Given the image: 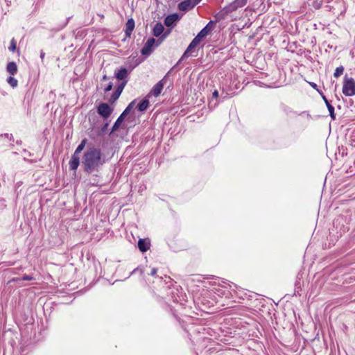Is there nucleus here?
Instances as JSON below:
<instances>
[{"label": "nucleus", "mask_w": 355, "mask_h": 355, "mask_svg": "<svg viewBox=\"0 0 355 355\" xmlns=\"http://www.w3.org/2000/svg\"><path fill=\"white\" fill-rule=\"evenodd\" d=\"M353 134H355V130L353 131Z\"/></svg>", "instance_id": "obj_36"}, {"label": "nucleus", "mask_w": 355, "mask_h": 355, "mask_svg": "<svg viewBox=\"0 0 355 355\" xmlns=\"http://www.w3.org/2000/svg\"><path fill=\"white\" fill-rule=\"evenodd\" d=\"M201 0H197V2H200Z\"/></svg>", "instance_id": "obj_35"}, {"label": "nucleus", "mask_w": 355, "mask_h": 355, "mask_svg": "<svg viewBox=\"0 0 355 355\" xmlns=\"http://www.w3.org/2000/svg\"><path fill=\"white\" fill-rule=\"evenodd\" d=\"M7 71L12 76H14L17 72V66L15 62H10L6 67Z\"/></svg>", "instance_id": "obj_16"}, {"label": "nucleus", "mask_w": 355, "mask_h": 355, "mask_svg": "<svg viewBox=\"0 0 355 355\" xmlns=\"http://www.w3.org/2000/svg\"><path fill=\"white\" fill-rule=\"evenodd\" d=\"M322 99L325 102V104L328 108V110L329 112V114H330L331 119L335 120L336 116H335V113H334V106L330 104V103L329 102V101L327 99V98L324 96H322Z\"/></svg>", "instance_id": "obj_17"}, {"label": "nucleus", "mask_w": 355, "mask_h": 355, "mask_svg": "<svg viewBox=\"0 0 355 355\" xmlns=\"http://www.w3.org/2000/svg\"><path fill=\"white\" fill-rule=\"evenodd\" d=\"M157 269L155 268H153L151 269L150 275L152 276H155L157 274Z\"/></svg>", "instance_id": "obj_29"}, {"label": "nucleus", "mask_w": 355, "mask_h": 355, "mask_svg": "<svg viewBox=\"0 0 355 355\" xmlns=\"http://www.w3.org/2000/svg\"><path fill=\"white\" fill-rule=\"evenodd\" d=\"M164 31V27L161 23H157L153 30V35L155 37L160 36Z\"/></svg>", "instance_id": "obj_13"}, {"label": "nucleus", "mask_w": 355, "mask_h": 355, "mask_svg": "<svg viewBox=\"0 0 355 355\" xmlns=\"http://www.w3.org/2000/svg\"><path fill=\"white\" fill-rule=\"evenodd\" d=\"M198 3L197 0H195V1L192 0H185L178 4V8L182 11L189 10L192 9Z\"/></svg>", "instance_id": "obj_5"}, {"label": "nucleus", "mask_w": 355, "mask_h": 355, "mask_svg": "<svg viewBox=\"0 0 355 355\" xmlns=\"http://www.w3.org/2000/svg\"><path fill=\"white\" fill-rule=\"evenodd\" d=\"M44 55H45V53L43 51H40V58H41L42 60L44 59Z\"/></svg>", "instance_id": "obj_31"}, {"label": "nucleus", "mask_w": 355, "mask_h": 355, "mask_svg": "<svg viewBox=\"0 0 355 355\" xmlns=\"http://www.w3.org/2000/svg\"><path fill=\"white\" fill-rule=\"evenodd\" d=\"M310 85L314 88V89H317V85L314 83H309Z\"/></svg>", "instance_id": "obj_32"}, {"label": "nucleus", "mask_w": 355, "mask_h": 355, "mask_svg": "<svg viewBox=\"0 0 355 355\" xmlns=\"http://www.w3.org/2000/svg\"><path fill=\"white\" fill-rule=\"evenodd\" d=\"M179 20H180V16L178 14L174 13V14L168 15L165 18L164 24L167 27H170V26L175 25Z\"/></svg>", "instance_id": "obj_7"}, {"label": "nucleus", "mask_w": 355, "mask_h": 355, "mask_svg": "<svg viewBox=\"0 0 355 355\" xmlns=\"http://www.w3.org/2000/svg\"><path fill=\"white\" fill-rule=\"evenodd\" d=\"M135 28V21L132 19H128L125 24V33L127 35H130L132 31Z\"/></svg>", "instance_id": "obj_18"}, {"label": "nucleus", "mask_w": 355, "mask_h": 355, "mask_svg": "<svg viewBox=\"0 0 355 355\" xmlns=\"http://www.w3.org/2000/svg\"><path fill=\"white\" fill-rule=\"evenodd\" d=\"M170 33H171V30H167L166 31L162 33V35L161 36V37L157 40L156 45L159 46L167 37V36L170 34Z\"/></svg>", "instance_id": "obj_22"}, {"label": "nucleus", "mask_w": 355, "mask_h": 355, "mask_svg": "<svg viewBox=\"0 0 355 355\" xmlns=\"http://www.w3.org/2000/svg\"><path fill=\"white\" fill-rule=\"evenodd\" d=\"M112 86H113L112 83H110L107 85V87L105 88V89H104V90H105V92H107L110 91V90L112 89Z\"/></svg>", "instance_id": "obj_28"}, {"label": "nucleus", "mask_w": 355, "mask_h": 355, "mask_svg": "<svg viewBox=\"0 0 355 355\" xmlns=\"http://www.w3.org/2000/svg\"><path fill=\"white\" fill-rule=\"evenodd\" d=\"M201 39H200L198 37L196 36L191 42L189 44V46L187 47V50L185 51L183 57L186 56L187 54H189L190 52H191L192 49L196 47L199 43L200 42Z\"/></svg>", "instance_id": "obj_9"}, {"label": "nucleus", "mask_w": 355, "mask_h": 355, "mask_svg": "<svg viewBox=\"0 0 355 355\" xmlns=\"http://www.w3.org/2000/svg\"><path fill=\"white\" fill-rule=\"evenodd\" d=\"M80 164V158L78 155L73 154L69 161V168L71 170H76Z\"/></svg>", "instance_id": "obj_10"}, {"label": "nucleus", "mask_w": 355, "mask_h": 355, "mask_svg": "<svg viewBox=\"0 0 355 355\" xmlns=\"http://www.w3.org/2000/svg\"><path fill=\"white\" fill-rule=\"evenodd\" d=\"M8 83L12 87H16L18 84V81L16 78H15L12 76H10L7 80Z\"/></svg>", "instance_id": "obj_23"}, {"label": "nucleus", "mask_w": 355, "mask_h": 355, "mask_svg": "<svg viewBox=\"0 0 355 355\" xmlns=\"http://www.w3.org/2000/svg\"><path fill=\"white\" fill-rule=\"evenodd\" d=\"M105 163V158L100 149L91 147L84 153L82 165L85 172L88 173L98 172Z\"/></svg>", "instance_id": "obj_1"}, {"label": "nucleus", "mask_w": 355, "mask_h": 355, "mask_svg": "<svg viewBox=\"0 0 355 355\" xmlns=\"http://www.w3.org/2000/svg\"><path fill=\"white\" fill-rule=\"evenodd\" d=\"M16 49V42L15 40V39H12L11 42H10V45L9 46V50L10 51H12L14 52Z\"/></svg>", "instance_id": "obj_26"}, {"label": "nucleus", "mask_w": 355, "mask_h": 355, "mask_svg": "<svg viewBox=\"0 0 355 355\" xmlns=\"http://www.w3.org/2000/svg\"><path fill=\"white\" fill-rule=\"evenodd\" d=\"M344 71V67L343 66L338 67L336 69L334 76L336 78H338L340 76Z\"/></svg>", "instance_id": "obj_25"}, {"label": "nucleus", "mask_w": 355, "mask_h": 355, "mask_svg": "<svg viewBox=\"0 0 355 355\" xmlns=\"http://www.w3.org/2000/svg\"><path fill=\"white\" fill-rule=\"evenodd\" d=\"M126 116L127 115L124 114L123 112L121 113V114L118 117V119L115 121V123L112 127V132H113L119 129V128L120 127V125L124 121V119Z\"/></svg>", "instance_id": "obj_15"}, {"label": "nucleus", "mask_w": 355, "mask_h": 355, "mask_svg": "<svg viewBox=\"0 0 355 355\" xmlns=\"http://www.w3.org/2000/svg\"><path fill=\"white\" fill-rule=\"evenodd\" d=\"M112 112V110L107 103H101L98 107V114L105 119L110 116Z\"/></svg>", "instance_id": "obj_3"}, {"label": "nucleus", "mask_w": 355, "mask_h": 355, "mask_svg": "<svg viewBox=\"0 0 355 355\" xmlns=\"http://www.w3.org/2000/svg\"><path fill=\"white\" fill-rule=\"evenodd\" d=\"M86 143H87V139H86L82 140L80 144L78 146V147L75 150V152H74L73 154L78 155L82 152V150L84 149Z\"/></svg>", "instance_id": "obj_20"}, {"label": "nucleus", "mask_w": 355, "mask_h": 355, "mask_svg": "<svg viewBox=\"0 0 355 355\" xmlns=\"http://www.w3.org/2000/svg\"><path fill=\"white\" fill-rule=\"evenodd\" d=\"M21 279L24 280V281H31V280L34 279V278L31 275H24L22 276Z\"/></svg>", "instance_id": "obj_27"}, {"label": "nucleus", "mask_w": 355, "mask_h": 355, "mask_svg": "<svg viewBox=\"0 0 355 355\" xmlns=\"http://www.w3.org/2000/svg\"><path fill=\"white\" fill-rule=\"evenodd\" d=\"M149 106V101L147 99L142 100L137 105L138 110L140 112H144L147 110Z\"/></svg>", "instance_id": "obj_19"}, {"label": "nucleus", "mask_w": 355, "mask_h": 355, "mask_svg": "<svg viewBox=\"0 0 355 355\" xmlns=\"http://www.w3.org/2000/svg\"><path fill=\"white\" fill-rule=\"evenodd\" d=\"M135 101H132L125 109L123 113L125 115H128L130 112L135 107Z\"/></svg>", "instance_id": "obj_24"}, {"label": "nucleus", "mask_w": 355, "mask_h": 355, "mask_svg": "<svg viewBox=\"0 0 355 355\" xmlns=\"http://www.w3.org/2000/svg\"><path fill=\"white\" fill-rule=\"evenodd\" d=\"M157 42L154 38H149L141 49V53L144 55H148L151 53L153 45Z\"/></svg>", "instance_id": "obj_4"}, {"label": "nucleus", "mask_w": 355, "mask_h": 355, "mask_svg": "<svg viewBox=\"0 0 355 355\" xmlns=\"http://www.w3.org/2000/svg\"><path fill=\"white\" fill-rule=\"evenodd\" d=\"M213 97L217 98L218 96V91H214L212 94Z\"/></svg>", "instance_id": "obj_30"}, {"label": "nucleus", "mask_w": 355, "mask_h": 355, "mask_svg": "<svg viewBox=\"0 0 355 355\" xmlns=\"http://www.w3.org/2000/svg\"><path fill=\"white\" fill-rule=\"evenodd\" d=\"M128 76V71L125 68L120 69L117 72L115 73V76L118 80H123Z\"/></svg>", "instance_id": "obj_14"}, {"label": "nucleus", "mask_w": 355, "mask_h": 355, "mask_svg": "<svg viewBox=\"0 0 355 355\" xmlns=\"http://www.w3.org/2000/svg\"><path fill=\"white\" fill-rule=\"evenodd\" d=\"M211 21L209 22L196 35L200 39L205 37L211 30Z\"/></svg>", "instance_id": "obj_11"}, {"label": "nucleus", "mask_w": 355, "mask_h": 355, "mask_svg": "<svg viewBox=\"0 0 355 355\" xmlns=\"http://www.w3.org/2000/svg\"><path fill=\"white\" fill-rule=\"evenodd\" d=\"M107 125H108V124H107H107H105V126H104V128H103V129H105V128L107 127Z\"/></svg>", "instance_id": "obj_34"}, {"label": "nucleus", "mask_w": 355, "mask_h": 355, "mask_svg": "<svg viewBox=\"0 0 355 355\" xmlns=\"http://www.w3.org/2000/svg\"><path fill=\"white\" fill-rule=\"evenodd\" d=\"M343 93L346 96L355 95V80L345 76L343 80Z\"/></svg>", "instance_id": "obj_2"}, {"label": "nucleus", "mask_w": 355, "mask_h": 355, "mask_svg": "<svg viewBox=\"0 0 355 355\" xmlns=\"http://www.w3.org/2000/svg\"><path fill=\"white\" fill-rule=\"evenodd\" d=\"M138 248L142 252H146L150 248V243L144 239H140L138 241Z\"/></svg>", "instance_id": "obj_12"}, {"label": "nucleus", "mask_w": 355, "mask_h": 355, "mask_svg": "<svg viewBox=\"0 0 355 355\" xmlns=\"http://www.w3.org/2000/svg\"><path fill=\"white\" fill-rule=\"evenodd\" d=\"M244 4H245V2L243 0H236L234 2V4L230 7L229 10H234V9L237 8L238 7L243 6Z\"/></svg>", "instance_id": "obj_21"}, {"label": "nucleus", "mask_w": 355, "mask_h": 355, "mask_svg": "<svg viewBox=\"0 0 355 355\" xmlns=\"http://www.w3.org/2000/svg\"><path fill=\"white\" fill-rule=\"evenodd\" d=\"M165 81L166 80L164 77L163 79H162L160 81H159L157 84H155L153 86L149 94H152L155 96H158L164 88Z\"/></svg>", "instance_id": "obj_6"}, {"label": "nucleus", "mask_w": 355, "mask_h": 355, "mask_svg": "<svg viewBox=\"0 0 355 355\" xmlns=\"http://www.w3.org/2000/svg\"><path fill=\"white\" fill-rule=\"evenodd\" d=\"M126 83H127V80H124L117 87L116 91L114 92V94L112 95V96L110 98V101L111 102L113 103L119 98V97L120 96L121 94L122 93Z\"/></svg>", "instance_id": "obj_8"}, {"label": "nucleus", "mask_w": 355, "mask_h": 355, "mask_svg": "<svg viewBox=\"0 0 355 355\" xmlns=\"http://www.w3.org/2000/svg\"><path fill=\"white\" fill-rule=\"evenodd\" d=\"M107 76H106V75H105V76H103V80H107Z\"/></svg>", "instance_id": "obj_33"}]
</instances>
